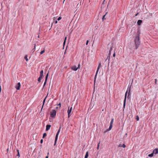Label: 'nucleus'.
<instances>
[{
	"label": "nucleus",
	"instance_id": "obj_1",
	"mask_svg": "<svg viewBox=\"0 0 158 158\" xmlns=\"http://www.w3.org/2000/svg\"><path fill=\"white\" fill-rule=\"evenodd\" d=\"M139 35H138L136 36L135 41V49H137L138 48V47H139V45L140 44V42L139 41Z\"/></svg>",
	"mask_w": 158,
	"mask_h": 158
},
{
	"label": "nucleus",
	"instance_id": "obj_2",
	"mask_svg": "<svg viewBox=\"0 0 158 158\" xmlns=\"http://www.w3.org/2000/svg\"><path fill=\"white\" fill-rule=\"evenodd\" d=\"M101 65H101V62H100L99 63V64L98 66V67L97 71H96V75H95V77H94V83L95 82L97 74L98 73V71H99V69L101 67Z\"/></svg>",
	"mask_w": 158,
	"mask_h": 158
},
{
	"label": "nucleus",
	"instance_id": "obj_3",
	"mask_svg": "<svg viewBox=\"0 0 158 158\" xmlns=\"http://www.w3.org/2000/svg\"><path fill=\"white\" fill-rule=\"evenodd\" d=\"M56 112L54 110H52L51 112L50 116L52 118H54L56 114Z\"/></svg>",
	"mask_w": 158,
	"mask_h": 158
},
{
	"label": "nucleus",
	"instance_id": "obj_4",
	"mask_svg": "<svg viewBox=\"0 0 158 158\" xmlns=\"http://www.w3.org/2000/svg\"><path fill=\"white\" fill-rule=\"evenodd\" d=\"M60 128H59V130L56 135L55 143H54V145H55L56 144V141H57V139H58V135H59V133L60 131Z\"/></svg>",
	"mask_w": 158,
	"mask_h": 158
},
{
	"label": "nucleus",
	"instance_id": "obj_5",
	"mask_svg": "<svg viewBox=\"0 0 158 158\" xmlns=\"http://www.w3.org/2000/svg\"><path fill=\"white\" fill-rule=\"evenodd\" d=\"M72 110V107H71L70 108H69V109L68 110V118H69L71 115V112Z\"/></svg>",
	"mask_w": 158,
	"mask_h": 158
},
{
	"label": "nucleus",
	"instance_id": "obj_6",
	"mask_svg": "<svg viewBox=\"0 0 158 158\" xmlns=\"http://www.w3.org/2000/svg\"><path fill=\"white\" fill-rule=\"evenodd\" d=\"M21 85L20 82H19L16 85L15 87L17 90H19L20 89Z\"/></svg>",
	"mask_w": 158,
	"mask_h": 158
},
{
	"label": "nucleus",
	"instance_id": "obj_7",
	"mask_svg": "<svg viewBox=\"0 0 158 158\" xmlns=\"http://www.w3.org/2000/svg\"><path fill=\"white\" fill-rule=\"evenodd\" d=\"M152 153L153 154H157L158 153V149L157 148H156L154 149L153 152Z\"/></svg>",
	"mask_w": 158,
	"mask_h": 158
},
{
	"label": "nucleus",
	"instance_id": "obj_8",
	"mask_svg": "<svg viewBox=\"0 0 158 158\" xmlns=\"http://www.w3.org/2000/svg\"><path fill=\"white\" fill-rule=\"evenodd\" d=\"M48 73L47 74L46 76L45 81V82H44V85H43V87H44L45 86V85L46 84V82L47 79H48Z\"/></svg>",
	"mask_w": 158,
	"mask_h": 158
},
{
	"label": "nucleus",
	"instance_id": "obj_9",
	"mask_svg": "<svg viewBox=\"0 0 158 158\" xmlns=\"http://www.w3.org/2000/svg\"><path fill=\"white\" fill-rule=\"evenodd\" d=\"M51 125H47L46 126V131H48L50 128Z\"/></svg>",
	"mask_w": 158,
	"mask_h": 158
},
{
	"label": "nucleus",
	"instance_id": "obj_10",
	"mask_svg": "<svg viewBox=\"0 0 158 158\" xmlns=\"http://www.w3.org/2000/svg\"><path fill=\"white\" fill-rule=\"evenodd\" d=\"M43 73H44V71L43 70H41L40 72V77H41L42 78H43V77L44 76Z\"/></svg>",
	"mask_w": 158,
	"mask_h": 158
},
{
	"label": "nucleus",
	"instance_id": "obj_11",
	"mask_svg": "<svg viewBox=\"0 0 158 158\" xmlns=\"http://www.w3.org/2000/svg\"><path fill=\"white\" fill-rule=\"evenodd\" d=\"M72 69L74 71H76L78 69L76 66H73L72 67Z\"/></svg>",
	"mask_w": 158,
	"mask_h": 158
},
{
	"label": "nucleus",
	"instance_id": "obj_12",
	"mask_svg": "<svg viewBox=\"0 0 158 158\" xmlns=\"http://www.w3.org/2000/svg\"><path fill=\"white\" fill-rule=\"evenodd\" d=\"M113 48V46H112L110 47V49L109 50V52L108 53V55H109V56H110L111 55V51H112Z\"/></svg>",
	"mask_w": 158,
	"mask_h": 158
},
{
	"label": "nucleus",
	"instance_id": "obj_13",
	"mask_svg": "<svg viewBox=\"0 0 158 158\" xmlns=\"http://www.w3.org/2000/svg\"><path fill=\"white\" fill-rule=\"evenodd\" d=\"M142 22V20H138L137 22V24L138 25H139V26L141 24Z\"/></svg>",
	"mask_w": 158,
	"mask_h": 158
},
{
	"label": "nucleus",
	"instance_id": "obj_14",
	"mask_svg": "<svg viewBox=\"0 0 158 158\" xmlns=\"http://www.w3.org/2000/svg\"><path fill=\"white\" fill-rule=\"evenodd\" d=\"M110 56H109V55H108L107 56V58H106V59L105 60V61H106V60H108V63H109V61H110Z\"/></svg>",
	"mask_w": 158,
	"mask_h": 158
},
{
	"label": "nucleus",
	"instance_id": "obj_15",
	"mask_svg": "<svg viewBox=\"0 0 158 158\" xmlns=\"http://www.w3.org/2000/svg\"><path fill=\"white\" fill-rule=\"evenodd\" d=\"M126 98H124V104H123V107L124 108H125L126 105Z\"/></svg>",
	"mask_w": 158,
	"mask_h": 158
},
{
	"label": "nucleus",
	"instance_id": "obj_16",
	"mask_svg": "<svg viewBox=\"0 0 158 158\" xmlns=\"http://www.w3.org/2000/svg\"><path fill=\"white\" fill-rule=\"evenodd\" d=\"M119 147H122L123 148H125L126 147V145H125V144H123L122 146L121 144H119Z\"/></svg>",
	"mask_w": 158,
	"mask_h": 158
},
{
	"label": "nucleus",
	"instance_id": "obj_17",
	"mask_svg": "<svg viewBox=\"0 0 158 158\" xmlns=\"http://www.w3.org/2000/svg\"><path fill=\"white\" fill-rule=\"evenodd\" d=\"M88 156V152H87L86 153V154L85 156V158H87Z\"/></svg>",
	"mask_w": 158,
	"mask_h": 158
},
{
	"label": "nucleus",
	"instance_id": "obj_18",
	"mask_svg": "<svg viewBox=\"0 0 158 158\" xmlns=\"http://www.w3.org/2000/svg\"><path fill=\"white\" fill-rule=\"evenodd\" d=\"M112 125H110L109 128V129H108L107 130V131H109L112 128Z\"/></svg>",
	"mask_w": 158,
	"mask_h": 158
},
{
	"label": "nucleus",
	"instance_id": "obj_19",
	"mask_svg": "<svg viewBox=\"0 0 158 158\" xmlns=\"http://www.w3.org/2000/svg\"><path fill=\"white\" fill-rule=\"evenodd\" d=\"M153 155L154 154L152 152L151 154H149L148 155V156L149 157H152L153 156Z\"/></svg>",
	"mask_w": 158,
	"mask_h": 158
},
{
	"label": "nucleus",
	"instance_id": "obj_20",
	"mask_svg": "<svg viewBox=\"0 0 158 158\" xmlns=\"http://www.w3.org/2000/svg\"><path fill=\"white\" fill-rule=\"evenodd\" d=\"M107 13V12H106V13L103 16L102 18V21H103L104 20V19H105V17Z\"/></svg>",
	"mask_w": 158,
	"mask_h": 158
},
{
	"label": "nucleus",
	"instance_id": "obj_21",
	"mask_svg": "<svg viewBox=\"0 0 158 158\" xmlns=\"http://www.w3.org/2000/svg\"><path fill=\"white\" fill-rule=\"evenodd\" d=\"M45 51V49H44V50H43V51H41L40 52V54L41 55L43 53H44V52Z\"/></svg>",
	"mask_w": 158,
	"mask_h": 158
},
{
	"label": "nucleus",
	"instance_id": "obj_22",
	"mask_svg": "<svg viewBox=\"0 0 158 158\" xmlns=\"http://www.w3.org/2000/svg\"><path fill=\"white\" fill-rule=\"evenodd\" d=\"M113 120H114L113 119H111V121L110 122V125H112V124H113Z\"/></svg>",
	"mask_w": 158,
	"mask_h": 158
},
{
	"label": "nucleus",
	"instance_id": "obj_23",
	"mask_svg": "<svg viewBox=\"0 0 158 158\" xmlns=\"http://www.w3.org/2000/svg\"><path fill=\"white\" fill-rule=\"evenodd\" d=\"M27 57V55H26L24 57V59L26 60V61H27L28 60V59Z\"/></svg>",
	"mask_w": 158,
	"mask_h": 158
},
{
	"label": "nucleus",
	"instance_id": "obj_24",
	"mask_svg": "<svg viewBox=\"0 0 158 158\" xmlns=\"http://www.w3.org/2000/svg\"><path fill=\"white\" fill-rule=\"evenodd\" d=\"M46 135V133H44L43 135V138H44Z\"/></svg>",
	"mask_w": 158,
	"mask_h": 158
},
{
	"label": "nucleus",
	"instance_id": "obj_25",
	"mask_svg": "<svg viewBox=\"0 0 158 158\" xmlns=\"http://www.w3.org/2000/svg\"><path fill=\"white\" fill-rule=\"evenodd\" d=\"M42 78L40 77H39L38 79V81L39 82H40V81H41V79H42Z\"/></svg>",
	"mask_w": 158,
	"mask_h": 158
},
{
	"label": "nucleus",
	"instance_id": "obj_26",
	"mask_svg": "<svg viewBox=\"0 0 158 158\" xmlns=\"http://www.w3.org/2000/svg\"><path fill=\"white\" fill-rule=\"evenodd\" d=\"M17 151L18 152V154L17 155V156H18L19 157L20 156V155H19V151L18 150H17Z\"/></svg>",
	"mask_w": 158,
	"mask_h": 158
},
{
	"label": "nucleus",
	"instance_id": "obj_27",
	"mask_svg": "<svg viewBox=\"0 0 158 158\" xmlns=\"http://www.w3.org/2000/svg\"><path fill=\"white\" fill-rule=\"evenodd\" d=\"M100 143V142H99V143H98V146L97 147V149H99Z\"/></svg>",
	"mask_w": 158,
	"mask_h": 158
},
{
	"label": "nucleus",
	"instance_id": "obj_28",
	"mask_svg": "<svg viewBox=\"0 0 158 158\" xmlns=\"http://www.w3.org/2000/svg\"><path fill=\"white\" fill-rule=\"evenodd\" d=\"M136 118L137 121L139 120V117L138 116H136Z\"/></svg>",
	"mask_w": 158,
	"mask_h": 158
},
{
	"label": "nucleus",
	"instance_id": "obj_29",
	"mask_svg": "<svg viewBox=\"0 0 158 158\" xmlns=\"http://www.w3.org/2000/svg\"><path fill=\"white\" fill-rule=\"evenodd\" d=\"M66 39H67V37H66L64 39V44H65V43L66 42Z\"/></svg>",
	"mask_w": 158,
	"mask_h": 158
},
{
	"label": "nucleus",
	"instance_id": "obj_30",
	"mask_svg": "<svg viewBox=\"0 0 158 158\" xmlns=\"http://www.w3.org/2000/svg\"><path fill=\"white\" fill-rule=\"evenodd\" d=\"M46 97L44 98V101H43V105H44V102H45V100H46Z\"/></svg>",
	"mask_w": 158,
	"mask_h": 158
},
{
	"label": "nucleus",
	"instance_id": "obj_31",
	"mask_svg": "<svg viewBox=\"0 0 158 158\" xmlns=\"http://www.w3.org/2000/svg\"><path fill=\"white\" fill-rule=\"evenodd\" d=\"M127 91L125 93V98H126V96H127Z\"/></svg>",
	"mask_w": 158,
	"mask_h": 158
},
{
	"label": "nucleus",
	"instance_id": "obj_32",
	"mask_svg": "<svg viewBox=\"0 0 158 158\" xmlns=\"http://www.w3.org/2000/svg\"><path fill=\"white\" fill-rule=\"evenodd\" d=\"M61 19V18L60 17H59L57 19L58 20H60Z\"/></svg>",
	"mask_w": 158,
	"mask_h": 158
},
{
	"label": "nucleus",
	"instance_id": "obj_33",
	"mask_svg": "<svg viewBox=\"0 0 158 158\" xmlns=\"http://www.w3.org/2000/svg\"><path fill=\"white\" fill-rule=\"evenodd\" d=\"M80 64H78V67H77V69H80Z\"/></svg>",
	"mask_w": 158,
	"mask_h": 158
},
{
	"label": "nucleus",
	"instance_id": "obj_34",
	"mask_svg": "<svg viewBox=\"0 0 158 158\" xmlns=\"http://www.w3.org/2000/svg\"><path fill=\"white\" fill-rule=\"evenodd\" d=\"M40 143H42L43 142V140L42 139H41V140H40Z\"/></svg>",
	"mask_w": 158,
	"mask_h": 158
},
{
	"label": "nucleus",
	"instance_id": "obj_35",
	"mask_svg": "<svg viewBox=\"0 0 158 158\" xmlns=\"http://www.w3.org/2000/svg\"><path fill=\"white\" fill-rule=\"evenodd\" d=\"M155 83L156 84L157 83V79H155Z\"/></svg>",
	"mask_w": 158,
	"mask_h": 158
},
{
	"label": "nucleus",
	"instance_id": "obj_36",
	"mask_svg": "<svg viewBox=\"0 0 158 158\" xmlns=\"http://www.w3.org/2000/svg\"><path fill=\"white\" fill-rule=\"evenodd\" d=\"M49 154V152H48V156H47L46 157V158H48V155Z\"/></svg>",
	"mask_w": 158,
	"mask_h": 158
},
{
	"label": "nucleus",
	"instance_id": "obj_37",
	"mask_svg": "<svg viewBox=\"0 0 158 158\" xmlns=\"http://www.w3.org/2000/svg\"><path fill=\"white\" fill-rule=\"evenodd\" d=\"M115 56V53L114 52V53L113 55V57H114Z\"/></svg>",
	"mask_w": 158,
	"mask_h": 158
},
{
	"label": "nucleus",
	"instance_id": "obj_38",
	"mask_svg": "<svg viewBox=\"0 0 158 158\" xmlns=\"http://www.w3.org/2000/svg\"><path fill=\"white\" fill-rule=\"evenodd\" d=\"M58 106H60H60H61V104H60V103H59L58 105Z\"/></svg>",
	"mask_w": 158,
	"mask_h": 158
},
{
	"label": "nucleus",
	"instance_id": "obj_39",
	"mask_svg": "<svg viewBox=\"0 0 158 158\" xmlns=\"http://www.w3.org/2000/svg\"><path fill=\"white\" fill-rule=\"evenodd\" d=\"M88 42H89V41L88 40H87V41H86V45H87L88 43Z\"/></svg>",
	"mask_w": 158,
	"mask_h": 158
},
{
	"label": "nucleus",
	"instance_id": "obj_40",
	"mask_svg": "<svg viewBox=\"0 0 158 158\" xmlns=\"http://www.w3.org/2000/svg\"><path fill=\"white\" fill-rule=\"evenodd\" d=\"M149 15H150V16H152V13H150L149 14Z\"/></svg>",
	"mask_w": 158,
	"mask_h": 158
},
{
	"label": "nucleus",
	"instance_id": "obj_41",
	"mask_svg": "<svg viewBox=\"0 0 158 158\" xmlns=\"http://www.w3.org/2000/svg\"><path fill=\"white\" fill-rule=\"evenodd\" d=\"M1 86H0V93L1 92Z\"/></svg>",
	"mask_w": 158,
	"mask_h": 158
},
{
	"label": "nucleus",
	"instance_id": "obj_42",
	"mask_svg": "<svg viewBox=\"0 0 158 158\" xmlns=\"http://www.w3.org/2000/svg\"><path fill=\"white\" fill-rule=\"evenodd\" d=\"M57 23V20H56V21L55 22V23H56H56Z\"/></svg>",
	"mask_w": 158,
	"mask_h": 158
},
{
	"label": "nucleus",
	"instance_id": "obj_43",
	"mask_svg": "<svg viewBox=\"0 0 158 158\" xmlns=\"http://www.w3.org/2000/svg\"><path fill=\"white\" fill-rule=\"evenodd\" d=\"M105 0H104L103 1V4H105Z\"/></svg>",
	"mask_w": 158,
	"mask_h": 158
},
{
	"label": "nucleus",
	"instance_id": "obj_44",
	"mask_svg": "<svg viewBox=\"0 0 158 158\" xmlns=\"http://www.w3.org/2000/svg\"><path fill=\"white\" fill-rule=\"evenodd\" d=\"M130 89H129V93H128V94L129 95V94H130Z\"/></svg>",
	"mask_w": 158,
	"mask_h": 158
},
{
	"label": "nucleus",
	"instance_id": "obj_45",
	"mask_svg": "<svg viewBox=\"0 0 158 158\" xmlns=\"http://www.w3.org/2000/svg\"><path fill=\"white\" fill-rule=\"evenodd\" d=\"M35 46H34V49H35Z\"/></svg>",
	"mask_w": 158,
	"mask_h": 158
},
{
	"label": "nucleus",
	"instance_id": "obj_46",
	"mask_svg": "<svg viewBox=\"0 0 158 158\" xmlns=\"http://www.w3.org/2000/svg\"><path fill=\"white\" fill-rule=\"evenodd\" d=\"M138 13H137L135 15V16H137V15H138Z\"/></svg>",
	"mask_w": 158,
	"mask_h": 158
},
{
	"label": "nucleus",
	"instance_id": "obj_47",
	"mask_svg": "<svg viewBox=\"0 0 158 158\" xmlns=\"http://www.w3.org/2000/svg\"><path fill=\"white\" fill-rule=\"evenodd\" d=\"M7 151H9V148H7Z\"/></svg>",
	"mask_w": 158,
	"mask_h": 158
},
{
	"label": "nucleus",
	"instance_id": "obj_48",
	"mask_svg": "<svg viewBox=\"0 0 158 158\" xmlns=\"http://www.w3.org/2000/svg\"><path fill=\"white\" fill-rule=\"evenodd\" d=\"M125 135H127V133H126L125 134Z\"/></svg>",
	"mask_w": 158,
	"mask_h": 158
},
{
	"label": "nucleus",
	"instance_id": "obj_49",
	"mask_svg": "<svg viewBox=\"0 0 158 158\" xmlns=\"http://www.w3.org/2000/svg\"><path fill=\"white\" fill-rule=\"evenodd\" d=\"M56 108H58V107H56Z\"/></svg>",
	"mask_w": 158,
	"mask_h": 158
},
{
	"label": "nucleus",
	"instance_id": "obj_50",
	"mask_svg": "<svg viewBox=\"0 0 158 158\" xmlns=\"http://www.w3.org/2000/svg\"><path fill=\"white\" fill-rule=\"evenodd\" d=\"M64 1H65V0H64L63 3L64 2Z\"/></svg>",
	"mask_w": 158,
	"mask_h": 158
}]
</instances>
